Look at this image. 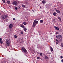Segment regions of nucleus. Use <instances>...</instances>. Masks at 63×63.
<instances>
[{
  "label": "nucleus",
  "instance_id": "f257e3e1",
  "mask_svg": "<svg viewBox=\"0 0 63 63\" xmlns=\"http://www.w3.org/2000/svg\"><path fill=\"white\" fill-rule=\"evenodd\" d=\"M38 21L34 20L32 25L33 27L34 28L36 26V25L38 24Z\"/></svg>",
  "mask_w": 63,
  "mask_h": 63
},
{
  "label": "nucleus",
  "instance_id": "f03ea898",
  "mask_svg": "<svg viewBox=\"0 0 63 63\" xmlns=\"http://www.w3.org/2000/svg\"><path fill=\"white\" fill-rule=\"evenodd\" d=\"M6 45L7 46H9L11 44V42L10 40L7 39L6 41Z\"/></svg>",
  "mask_w": 63,
  "mask_h": 63
},
{
  "label": "nucleus",
  "instance_id": "7ed1b4c3",
  "mask_svg": "<svg viewBox=\"0 0 63 63\" xmlns=\"http://www.w3.org/2000/svg\"><path fill=\"white\" fill-rule=\"evenodd\" d=\"M21 50L22 51V52H23L25 53L27 52V51L25 48H24L23 47H22L21 48Z\"/></svg>",
  "mask_w": 63,
  "mask_h": 63
},
{
  "label": "nucleus",
  "instance_id": "20e7f679",
  "mask_svg": "<svg viewBox=\"0 0 63 63\" xmlns=\"http://www.w3.org/2000/svg\"><path fill=\"white\" fill-rule=\"evenodd\" d=\"M6 15H3L2 16V19L4 20H5L6 19Z\"/></svg>",
  "mask_w": 63,
  "mask_h": 63
},
{
  "label": "nucleus",
  "instance_id": "39448f33",
  "mask_svg": "<svg viewBox=\"0 0 63 63\" xmlns=\"http://www.w3.org/2000/svg\"><path fill=\"white\" fill-rule=\"evenodd\" d=\"M13 4L14 5L17 6L18 5V3L16 1H14L13 2Z\"/></svg>",
  "mask_w": 63,
  "mask_h": 63
},
{
  "label": "nucleus",
  "instance_id": "423d86ee",
  "mask_svg": "<svg viewBox=\"0 0 63 63\" xmlns=\"http://www.w3.org/2000/svg\"><path fill=\"white\" fill-rule=\"evenodd\" d=\"M56 37L57 38H58L59 39H61L62 37V36L61 35H58L56 36Z\"/></svg>",
  "mask_w": 63,
  "mask_h": 63
},
{
  "label": "nucleus",
  "instance_id": "0eeeda50",
  "mask_svg": "<svg viewBox=\"0 0 63 63\" xmlns=\"http://www.w3.org/2000/svg\"><path fill=\"white\" fill-rule=\"evenodd\" d=\"M54 28H55L56 30H59L60 29V28L58 27H56V26H55L54 27Z\"/></svg>",
  "mask_w": 63,
  "mask_h": 63
},
{
  "label": "nucleus",
  "instance_id": "6e6552de",
  "mask_svg": "<svg viewBox=\"0 0 63 63\" xmlns=\"http://www.w3.org/2000/svg\"><path fill=\"white\" fill-rule=\"evenodd\" d=\"M56 12L58 14H60L61 13V11L60 10L58 9L56 10Z\"/></svg>",
  "mask_w": 63,
  "mask_h": 63
},
{
  "label": "nucleus",
  "instance_id": "1a4fd4ad",
  "mask_svg": "<svg viewBox=\"0 0 63 63\" xmlns=\"http://www.w3.org/2000/svg\"><path fill=\"white\" fill-rule=\"evenodd\" d=\"M19 26L22 28H24L25 27L24 26V25L23 24H20L19 25Z\"/></svg>",
  "mask_w": 63,
  "mask_h": 63
},
{
  "label": "nucleus",
  "instance_id": "9d476101",
  "mask_svg": "<svg viewBox=\"0 0 63 63\" xmlns=\"http://www.w3.org/2000/svg\"><path fill=\"white\" fill-rule=\"evenodd\" d=\"M13 27V25L12 24H10L9 26V27L10 28H12Z\"/></svg>",
  "mask_w": 63,
  "mask_h": 63
},
{
  "label": "nucleus",
  "instance_id": "9b49d317",
  "mask_svg": "<svg viewBox=\"0 0 63 63\" xmlns=\"http://www.w3.org/2000/svg\"><path fill=\"white\" fill-rule=\"evenodd\" d=\"M58 19L60 22H62V18L61 17H58Z\"/></svg>",
  "mask_w": 63,
  "mask_h": 63
},
{
  "label": "nucleus",
  "instance_id": "f8f14e48",
  "mask_svg": "<svg viewBox=\"0 0 63 63\" xmlns=\"http://www.w3.org/2000/svg\"><path fill=\"white\" fill-rule=\"evenodd\" d=\"M7 3L8 4H10L11 3V2L9 0L7 1Z\"/></svg>",
  "mask_w": 63,
  "mask_h": 63
},
{
  "label": "nucleus",
  "instance_id": "ddd939ff",
  "mask_svg": "<svg viewBox=\"0 0 63 63\" xmlns=\"http://www.w3.org/2000/svg\"><path fill=\"white\" fill-rule=\"evenodd\" d=\"M57 15V13L56 12H54L53 13V15L54 16H56Z\"/></svg>",
  "mask_w": 63,
  "mask_h": 63
},
{
  "label": "nucleus",
  "instance_id": "4468645a",
  "mask_svg": "<svg viewBox=\"0 0 63 63\" xmlns=\"http://www.w3.org/2000/svg\"><path fill=\"white\" fill-rule=\"evenodd\" d=\"M46 3V1H45L44 0H43L42 1V3L43 4H45Z\"/></svg>",
  "mask_w": 63,
  "mask_h": 63
},
{
  "label": "nucleus",
  "instance_id": "2eb2a0df",
  "mask_svg": "<svg viewBox=\"0 0 63 63\" xmlns=\"http://www.w3.org/2000/svg\"><path fill=\"white\" fill-rule=\"evenodd\" d=\"M50 50L51 51H53V49L51 47H50Z\"/></svg>",
  "mask_w": 63,
  "mask_h": 63
},
{
  "label": "nucleus",
  "instance_id": "dca6fc26",
  "mask_svg": "<svg viewBox=\"0 0 63 63\" xmlns=\"http://www.w3.org/2000/svg\"><path fill=\"white\" fill-rule=\"evenodd\" d=\"M6 62L5 61H1V63H6Z\"/></svg>",
  "mask_w": 63,
  "mask_h": 63
},
{
  "label": "nucleus",
  "instance_id": "f3484780",
  "mask_svg": "<svg viewBox=\"0 0 63 63\" xmlns=\"http://www.w3.org/2000/svg\"><path fill=\"white\" fill-rule=\"evenodd\" d=\"M23 24L25 25H26L27 24V23L26 22H23Z\"/></svg>",
  "mask_w": 63,
  "mask_h": 63
},
{
  "label": "nucleus",
  "instance_id": "a211bd4d",
  "mask_svg": "<svg viewBox=\"0 0 63 63\" xmlns=\"http://www.w3.org/2000/svg\"><path fill=\"white\" fill-rule=\"evenodd\" d=\"M44 59H48V57L47 56H45V57H44Z\"/></svg>",
  "mask_w": 63,
  "mask_h": 63
},
{
  "label": "nucleus",
  "instance_id": "6ab92c4d",
  "mask_svg": "<svg viewBox=\"0 0 63 63\" xmlns=\"http://www.w3.org/2000/svg\"><path fill=\"white\" fill-rule=\"evenodd\" d=\"M27 29L26 28L24 27V31H27Z\"/></svg>",
  "mask_w": 63,
  "mask_h": 63
},
{
  "label": "nucleus",
  "instance_id": "aec40b11",
  "mask_svg": "<svg viewBox=\"0 0 63 63\" xmlns=\"http://www.w3.org/2000/svg\"><path fill=\"white\" fill-rule=\"evenodd\" d=\"M15 9L16 10H18V8L16 7L15 6Z\"/></svg>",
  "mask_w": 63,
  "mask_h": 63
},
{
  "label": "nucleus",
  "instance_id": "412c9836",
  "mask_svg": "<svg viewBox=\"0 0 63 63\" xmlns=\"http://www.w3.org/2000/svg\"><path fill=\"white\" fill-rule=\"evenodd\" d=\"M3 42L2 41H0V44H2L3 43Z\"/></svg>",
  "mask_w": 63,
  "mask_h": 63
},
{
  "label": "nucleus",
  "instance_id": "4be33fe9",
  "mask_svg": "<svg viewBox=\"0 0 63 63\" xmlns=\"http://www.w3.org/2000/svg\"><path fill=\"white\" fill-rule=\"evenodd\" d=\"M39 54L41 56H42L43 55V54L42 53H40Z\"/></svg>",
  "mask_w": 63,
  "mask_h": 63
},
{
  "label": "nucleus",
  "instance_id": "5701e85b",
  "mask_svg": "<svg viewBox=\"0 0 63 63\" xmlns=\"http://www.w3.org/2000/svg\"><path fill=\"white\" fill-rule=\"evenodd\" d=\"M22 6L23 8H24L25 7V6L23 4L22 5Z\"/></svg>",
  "mask_w": 63,
  "mask_h": 63
},
{
  "label": "nucleus",
  "instance_id": "b1692460",
  "mask_svg": "<svg viewBox=\"0 0 63 63\" xmlns=\"http://www.w3.org/2000/svg\"><path fill=\"white\" fill-rule=\"evenodd\" d=\"M56 34L57 35L58 34H59V32H56Z\"/></svg>",
  "mask_w": 63,
  "mask_h": 63
},
{
  "label": "nucleus",
  "instance_id": "393cba45",
  "mask_svg": "<svg viewBox=\"0 0 63 63\" xmlns=\"http://www.w3.org/2000/svg\"><path fill=\"white\" fill-rule=\"evenodd\" d=\"M2 1L3 2V3H6V2L5 1V0H2Z\"/></svg>",
  "mask_w": 63,
  "mask_h": 63
},
{
  "label": "nucleus",
  "instance_id": "a878e982",
  "mask_svg": "<svg viewBox=\"0 0 63 63\" xmlns=\"http://www.w3.org/2000/svg\"><path fill=\"white\" fill-rule=\"evenodd\" d=\"M37 59H41V58L40 57H37Z\"/></svg>",
  "mask_w": 63,
  "mask_h": 63
},
{
  "label": "nucleus",
  "instance_id": "bb28decb",
  "mask_svg": "<svg viewBox=\"0 0 63 63\" xmlns=\"http://www.w3.org/2000/svg\"><path fill=\"white\" fill-rule=\"evenodd\" d=\"M43 20H41L40 21V23H42L43 22Z\"/></svg>",
  "mask_w": 63,
  "mask_h": 63
},
{
  "label": "nucleus",
  "instance_id": "cd10ccee",
  "mask_svg": "<svg viewBox=\"0 0 63 63\" xmlns=\"http://www.w3.org/2000/svg\"><path fill=\"white\" fill-rule=\"evenodd\" d=\"M14 37L15 38H16L17 37V36L16 35H15L14 36Z\"/></svg>",
  "mask_w": 63,
  "mask_h": 63
},
{
  "label": "nucleus",
  "instance_id": "c85d7f7f",
  "mask_svg": "<svg viewBox=\"0 0 63 63\" xmlns=\"http://www.w3.org/2000/svg\"><path fill=\"white\" fill-rule=\"evenodd\" d=\"M61 47H63V43H62L61 44Z\"/></svg>",
  "mask_w": 63,
  "mask_h": 63
},
{
  "label": "nucleus",
  "instance_id": "c756f323",
  "mask_svg": "<svg viewBox=\"0 0 63 63\" xmlns=\"http://www.w3.org/2000/svg\"><path fill=\"white\" fill-rule=\"evenodd\" d=\"M9 30H10V31H11V30H12V28H10L9 29Z\"/></svg>",
  "mask_w": 63,
  "mask_h": 63
},
{
  "label": "nucleus",
  "instance_id": "7c9ffc66",
  "mask_svg": "<svg viewBox=\"0 0 63 63\" xmlns=\"http://www.w3.org/2000/svg\"><path fill=\"white\" fill-rule=\"evenodd\" d=\"M23 32H21V33L22 34H23Z\"/></svg>",
  "mask_w": 63,
  "mask_h": 63
},
{
  "label": "nucleus",
  "instance_id": "2f4dec72",
  "mask_svg": "<svg viewBox=\"0 0 63 63\" xmlns=\"http://www.w3.org/2000/svg\"><path fill=\"white\" fill-rule=\"evenodd\" d=\"M60 58L61 59H62L63 58V56H61L60 57Z\"/></svg>",
  "mask_w": 63,
  "mask_h": 63
},
{
  "label": "nucleus",
  "instance_id": "473e14b6",
  "mask_svg": "<svg viewBox=\"0 0 63 63\" xmlns=\"http://www.w3.org/2000/svg\"><path fill=\"white\" fill-rule=\"evenodd\" d=\"M56 41L57 42H59V41L58 40H57V39H56Z\"/></svg>",
  "mask_w": 63,
  "mask_h": 63
},
{
  "label": "nucleus",
  "instance_id": "72a5a7b5",
  "mask_svg": "<svg viewBox=\"0 0 63 63\" xmlns=\"http://www.w3.org/2000/svg\"><path fill=\"white\" fill-rule=\"evenodd\" d=\"M13 20L14 21L15 20V18H13Z\"/></svg>",
  "mask_w": 63,
  "mask_h": 63
},
{
  "label": "nucleus",
  "instance_id": "f704fd0d",
  "mask_svg": "<svg viewBox=\"0 0 63 63\" xmlns=\"http://www.w3.org/2000/svg\"><path fill=\"white\" fill-rule=\"evenodd\" d=\"M59 42H56V43L57 44H58L59 43Z\"/></svg>",
  "mask_w": 63,
  "mask_h": 63
},
{
  "label": "nucleus",
  "instance_id": "c9c22d12",
  "mask_svg": "<svg viewBox=\"0 0 63 63\" xmlns=\"http://www.w3.org/2000/svg\"><path fill=\"white\" fill-rule=\"evenodd\" d=\"M32 11H33V12H34V10H32Z\"/></svg>",
  "mask_w": 63,
  "mask_h": 63
},
{
  "label": "nucleus",
  "instance_id": "e433bc0d",
  "mask_svg": "<svg viewBox=\"0 0 63 63\" xmlns=\"http://www.w3.org/2000/svg\"><path fill=\"white\" fill-rule=\"evenodd\" d=\"M2 40V38H0V41H1Z\"/></svg>",
  "mask_w": 63,
  "mask_h": 63
},
{
  "label": "nucleus",
  "instance_id": "4c0bfd02",
  "mask_svg": "<svg viewBox=\"0 0 63 63\" xmlns=\"http://www.w3.org/2000/svg\"><path fill=\"white\" fill-rule=\"evenodd\" d=\"M61 62L62 63H63V60H61Z\"/></svg>",
  "mask_w": 63,
  "mask_h": 63
}]
</instances>
